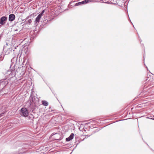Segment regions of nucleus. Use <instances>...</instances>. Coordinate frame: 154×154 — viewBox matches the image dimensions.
Returning <instances> with one entry per match:
<instances>
[{
	"label": "nucleus",
	"mask_w": 154,
	"mask_h": 154,
	"mask_svg": "<svg viewBox=\"0 0 154 154\" xmlns=\"http://www.w3.org/2000/svg\"><path fill=\"white\" fill-rule=\"evenodd\" d=\"M99 131V130H97V132L98 131Z\"/></svg>",
	"instance_id": "obj_22"
},
{
	"label": "nucleus",
	"mask_w": 154,
	"mask_h": 154,
	"mask_svg": "<svg viewBox=\"0 0 154 154\" xmlns=\"http://www.w3.org/2000/svg\"><path fill=\"white\" fill-rule=\"evenodd\" d=\"M32 22V20L31 19H29L28 20L27 22V23H30Z\"/></svg>",
	"instance_id": "obj_17"
},
{
	"label": "nucleus",
	"mask_w": 154,
	"mask_h": 154,
	"mask_svg": "<svg viewBox=\"0 0 154 154\" xmlns=\"http://www.w3.org/2000/svg\"><path fill=\"white\" fill-rule=\"evenodd\" d=\"M12 49L11 48H7L6 50L5 51V54L6 55H8L10 54L11 52H12Z\"/></svg>",
	"instance_id": "obj_12"
},
{
	"label": "nucleus",
	"mask_w": 154,
	"mask_h": 154,
	"mask_svg": "<svg viewBox=\"0 0 154 154\" xmlns=\"http://www.w3.org/2000/svg\"><path fill=\"white\" fill-rule=\"evenodd\" d=\"M90 136V135H89V136H88V137H89V136Z\"/></svg>",
	"instance_id": "obj_25"
},
{
	"label": "nucleus",
	"mask_w": 154,
	"mask_h": 154,
	"mask_svg": "<svg viewBox=\"0 0 154 154\" xmlns=\"http://www.w3.org/2000/svg\"><path fill=\"white\" fill-rule=\"evenodd\" d=\"M42 16L39 15V14L38 15L37 17H36L35 21V24L37 26L38 24V23L40 19L42 17Z\"/></svg>",
	"instance_id": "obj_9"
},
{
	"label": "nucleus",
	"mask_w": 154,
	"mask_h": 154,
	"mask_svg": "<svg viewBox=\"0 0 154 154\" xmlns=\"http://www.w3.org/2000/svg\"><path fill=\"white\" fill-rule=\"evenodd\" d=\"M5 90L4 88H2V89L0 90V94L4 95L7 94L6 92H5Z\"/></svg>",
	"instance_id": "obj_13"
},
{
	"label": "nucleus",
	"mask_w": 154,
	"mask_h": 154,
	"mask_svg": "<svg viewBox=\"0 0 154 154\" xmlns=\"http://www.w3.org/2000/svg\"><path fill=\"white\" fill-rule=\"evenodd\" d=\"M15 19V16L13 14H11L9 15L8 17V20L10 22L13 21Z\"/></svg>",
	"instance_id": "obj_6"
},
{
	"label": "nucleus",
	"mask_w": 154,
	"mask_h": 154,
	"mask_svg": "<svg viewBox=\"0 0 154 154\" xmlns=\"http://www.w3.org/2000/svg\"><path fill=\"white\" fill-rule=\"evenodd\" d=\"M42 104L45 106H47L48 105V103L46 101H42Z\"/></svg>",
	"instance_id": "obj_14"
},
{
	"label": "nucleus",
	"mask_w": 154,
	"mask_h": 154,
	"mask_svg": "<svg viewBox=\"0 0 154 154\" xmlns=\"http://www.w3.org/2000/svg\"><path fill=\"white\" fill-rule=\"evenodd\" d=\"M143 58H144V55H143Z\"/></svg>",
	"instance_id": "obj_23"
},
{
	"label": "nucleus",
	"mask_w": 154,
	"mask_h": 154,
	"mask_svg": "<svg viewBox=\"0 0 154 154\" xmlns=\"http://www.w3.org/2000/svg\"><path fill=\"white\" fill-rule=\"evenodd\" d=\"M153 119H153V120H154V118H153Z\"/></svg>",
	"instance_id": "obj_26"
},
{
	"label": "nucleus",
	"mask_w": 154,
	"mask_h": 154,
	"mask_svg": "<svg viewBox=\"0 0 154 154\" xmlns=\"http://www.w3.org/2000/svg\"><path fill=\"white\" fill-rule=\"evenodd\" d=\"M91 0H85L82 2L76 3L75 5V6H79L85 4L89 2H91Z\"/></svg>",
	"instance_id": "obj_5"
},
{
	"label": "nucleus",
	"mask_w": 154,
	"mask_h": 154,
	"mask_svg": "<svg viewBox=\"0 0 154 154\" xmlns=\"http://www.w3.org/2000/svg\"><path fill=\"white\" fill-rule=\"evenodd\" d=\"M11 65L10 68H12V69L11 70H8L7 72V74H8L7 76L8 78H12L14 76H15L16 75H18V71L16 70V72H14V70L15 69V66L16 65V63L17 62V58L16 57H14L11 60Z\"/></svg>",
	"instance_id": "obj_1"
},
{
	"label": "nucleus",
	"mask_w": 154,
	"mask_h": 154,
	"mask_svg": "<svg viewBox=\"0 0 154 154\" xmlns=\"http://www.w3.org/2000/svg\"><path fill=\"white\" fill-rule=\"evenodd\" d=\"M0 83L1 85H5V86L8 83L6 79H3L0 80Z\"/></svg>",
	"instance_id": "obj_11"
},
{
	"label": "nucleus",
	"mask_w": 154,
	"mask_h": 154,
	"mask_svg": "<svg viewBox=\"0 0 154 154\" xmlns=\"http://www.w3.org/2000/svg\"><path fill=\"white\" fill-rule=\"evenodd\" d=\"M123 0H113V2L114 4H116L120 5H122L123 3Z\"/></svg>",
	"instance_id": "obj_7"
},
{
	"label": "nucleus",
	"mask_w": 154,
	"mask_h": 154,
	"mask_svg": "<svg viewBox=\"0 0 154 154\" xmlns=\"http://www.w3.org/2000/svg\"><path fill=\"white\" fill-rule=\"evenodd\" d=\"M8 19V17L6 16H2L0 18V24L3 26L6 23Z\"/></svg>",
	"instance_id": "obj_4"
},
{
	"label": "nucleus",
	"mask_w": 154,
	"mask_h": 154,
	"mask_svg": "<svg viewBox=\"0 0 154 154\" xmlns=\"http://www.w3.org/2000/svg\"><path fill=\"white\" fill-rule=\"evenodd\" d=\"M26 151L25 150V151H24L23 152H20V153H22V154H23V153H25L26 152Z\"/></svg>",
	"instance_id": "obj_19"
},
{
	"label": "nucleus",
	"mask_w": 154,
	"mask_h": 154,
	"mask_svg": "<svg viewBox=\"0 0 154 154\" xmlns=\"http://www.w3.org/2000/svg\"><path fill=\"white\" fill-rule=\"evenodd\" d=\"M29 18V17H27V18H27H27Z\"/></svg>",
	"instance_id": "obj_24"
},
{
	"label": "nucleus",
	"mask_w": 154,
	"mask_h": 154,
	"mask_svg": "<svg viewBox=\"0 0 154 154\" xmlns=\"http://www.w3.org/2000/svg\"><path fill=\"white\" fill-rule=\"evenodd\" d=\"M44 12H45V10H43L42 11V12L41 13L39 14L40 15L42 16L43 14L44 13Z\"/></svg>",
	"instance_id": "obj_16"
},
{
	"label": "nucleus",
	"mask_w": 154,
	"mask_h": 154,
	"mask_svg": "<svg viewBox=\"0 0 154 154\" xmlns=\"http://www.w3.org/2000/svg\"><path fill=\"white\" fill-rule=\"evenodd\" d=\"M54 135V140H60V135L59 134L56 133Z\"/></svg>",
	"instance_id": "obj_8"
},
{
	"label": "nucleus",
	"mask_w": 154,
	"mask_h": 154,
	"mask_svg": "<svg viewBox=\"0 0 154 154\" xmlns=\"http://www.w3.org/2000/svg\"><path fill=\"white\" fill-rule=\"evenodd\" d=\"M30 100H32V101H33V99H34V97H33V94H32V92L31 94V95H30Z\"/></svg>",
	"instance_id": "obj_15"
},
{
	"label": "nucleus",
	"mask_w": 154,
	"mask_h": 154,
	"mask_svg": "<svg viewBox=\"0 0 154 154\" xmlns=\"http://www.w3.org/2000/svg\"><path fill=\"white\" fill-rule=\"evenodd\" d=\"M4 113L5 112H3L0 114V118L3 116Z\"/></svg>",
	"instance_id": "obj_18"
},
{
	"label": "nucleus",
	"mask_w": 154,
	"mask_h": 154,
	"mask_svg": "<svg viewBox=\"0 0 154 154\" xmlns=\"http://www.w3.org/2000/svg\"><path fill=\"white\" fill-rule=\"evenodd\" d=\"M74 137V134L73 133H71L69 137L66 138V141L67 142H69L71 140H72L73 138Z\"/></svg>",
	"instance_id": "obj_10"
},
{
	"label": "nucleus",
	"mask_w": 154,
	"mask_h": 154,
	"mask_svg": "<svg viewBox=\"0 0 154 154\" xmlns=\"http://www.w3.org/2000/svg\"><path fill=\"white\" fill-rule=\"evenodd\" d=\"M28 62L27 61L26 62L25 60V61H23V62L22 63V69H21V68L18 69L17 71H20V70L22 71V72L20 73L18 72V75L20 74V75L21 76H23L24 75V74L25 72V69L26 68L28 67V64H27V62Z\"/></svg>",
	"instance_id": "obj_2"
},
{
	"label": "nucleus",
	"mask_w": 154,
	"mask_h": 154,
	"mask_svg": "<svg viewBox=\"0 0 154 154\" xmlns=\"http://www.w3.org/2000/svg\"><path fill=\"white\" fill-rule=\"evenodd\" d=\"M20 114L24 117H26L29 115V112L26 108H22L20 109Z\"/></svg>",
	"instance_id": "obj_3"
},
{
	"label": "nucleus",
	"mask_w": 154,
	"mask_h": 154,
	"mask_svg": "<svg viewBox=\"0 0 154 154\" xmlns=\"http://www.w3.org/2000/svg\"><path fill=\"white\" fill-rule=\"evenodd\" d=\"M147 119H152V120H153V119H153V118H149V117H147Z\"/></svg>",
	"instance_id": "obj_21"
},
{
	"label": "nucleus",
	"mask_w": 154,
	"mask_h": 154,
	"mask_svg": "<svg viewBox=\"0 0 154 154\" xmlns=\"http://www.w3.org/2000/svg\"><path fill=\"white\" fill-rule=\"evenodd\" d=\"M19 30V31H20V29H14V31H18Z\"/></svg>",
	"instance_id": "obj_20"
}]
</instances>
